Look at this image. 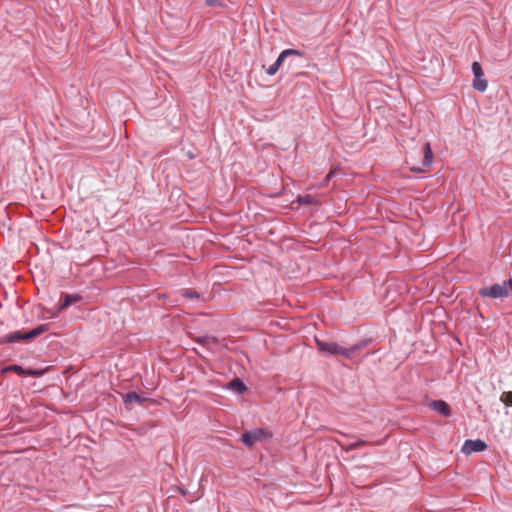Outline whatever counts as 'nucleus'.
Here are the masks:
<instances>
[{
    "mask_svg": "<svg viewBox=\"0 0 512 512\" xmlns=\"http://www.w3.org/2000/svg\"><path fill=\"white\" fill-rule=\"evenodd\" d=\"M229 387L238 393H243L247 389L244 383L238 378L233 379L230 382Z\"/></svg>",
    "mask_w": 512,
    "mask_h": 512,
    "instance_id": "obj_13",
    "label": "nucleus"
},
{
    "mask_svg": "<svg viewBox=\"0 0 512 512\" xmlns=\"http://www.w3.org/2000/svg\"><path fill=\"white\" fill-rule=\"evenodd\" d=\"M272 433L265 428H257L252 431L244 432L241 441L247 446L252 447L255 443L271 438Z\"/></svg>",
    "mask_w": 512,
    "mask_h": 512,
    "instance_id": "obj_4",
    "label": "nucleus"
},
{
    "mask_svg": "<svg viewBox=\"0 0 512 512\" xmlns=\"http://www.w3.org/2000/svg\"><path fill=\"white\" fill-rule=\"evenodd\" d=\"M82 300V296L80 294H63L61 296V300L58 306V311H63L68 308L70 305L77 303Z\"/></svg>",
    "mask_w": 512,
    "mask_h": 512,
    "instance_id": "obj_8",
    "label": "nucleus"
},
{
    "mask_svg": "<svg viewBox=\"0 0 512 512\" xmlns=\"http://www.w3.org/2000/svg\"><path fill=\"white\" fill-rule=\"evenodd\" d=\"M433 162V152L429 142H424L420 151L411 154L407 163L415 173H426Z\"/></svg>",
    "mask_w": 512,
    "mask_h": 512,
    "instance_id": "obj_1",
    "label": "nucleus"
},
{
    "mask_svg": "<svg viewBox=\"0 0 512 512\" xmlns=\"http://www.w3.org/2000/svg\"><path fill=\"white\" fill-rule=\"evenodd\" d=\"M298 202L304 205H319L321 202L311 195H304L298 197Z\"/></svg>",
    "mask_w": 512,
    "mask_h": 512,
    "instance_id": "obj_12",
    "label": "nucleus"
},
{
    "mask_svg": "<svg viewBox=\"0 0 512 512\" xmlns=\"http://www.w3.org/2000/svg\"><path fill=\"white\" fill-rule=\"evenodd\" d=\"M367 444H372L371 442H368V441H365V440H358L354 443H351L349 444L345 449L347 451H351V450H355L361 446H364V445H367Z\"/></svg>",
    "mask_w": 512,
    "mask_h": 512,
    "instance_id": "obj_15",
    "label": "nucleus"
},
{
    "mask_svg": "<svg viewBox=\"0 0 512 512\" xmlns=\"http://www.w3.org/2000/svg\"><path fill=\"white\" fill-rule=\"evenodd\" d=\"M288 56L303 57L304 52L296 49H286L282 51L278 56L277 60L266 70L267 74L271 76L275 75L278 72L281 65L283 64L285 58H287Z\"/></svg>",
    "mask_w": 512,
    "mask_h": 512,
    "instance_id": "obj_5",
    "label": "nucleus"
},
{
    "mask_svg": "<svg viewBox=\"0 0 512 512\" xmlns=\"http://www.w3.org/2000/svg\"><path fill=\"white\" fill-rule=\"evenodd\" d=\"M429 407L445 417H449L451 415L450 406L443 400H434L429 404Z\"/></svg>",
    "mask_w": 512,
    "mask_h": 512,
    "instance_id": "obj_9",
    "label": "nucleus"
},
{
    "mask_svg": "<svg viewBox=\"0 0 512 512\" xmlns=\"http://www.w3.org/2000/svg\"><path fill=\"white\" fill-rule=\"evenodd\" d=\"M45 331H47L46 325H41V326L36 327L35 329H32L30 332L25 333V334H23L21 332H14L5 337V342L13 343V342H18L23 339H32L34 337L41 335Z\"/></svg>",
    "mask_w": 512,
    "mask_h": 512,
    "instance_id": "obj_6",
    "label": "nucleus"
},
{
    "mask_svg": "<svg viewBox=\"0 0 512 512\" xmlns=\"http://www.w3.org/2000/svg\"><path fill=\"white\" fill-rule=\"evenodd\" d=\"M315 344L317 346V349L321 353H325L328 355H340L345 358H350L355 352L360 350V345H353L351 347H342L339 344L335 342H326L322 341L318 338H315Z\"/></svg>",
    "mask_w": 512,
    "mask_h": 512,
    "instance_id": "obj_2",
    "label": "nucleus"
},
{
    "mask_svg": "<svg viewBox=\"0 0 512 512\" xmlns=\"http://www.w3.org/2000/svg\"><path fill=\"white\" fill-rule=\"evenodd\" d=\"M500 400L506 406H512V391H506L501 394Z\"/></svg>",
    "mask_w": 512,
    "mask_h": 512,
    "instance_id": "obj_14",
    "label": "nucleus"
},
{
    "mask_svg": "<svg viewBox=\"0 0 512 512\" xmlns=\"http://www.w3.org/2000/svg\"><path fill=\"white\" fill-rule=\"evenodd\" d=\"M472 71H473L474 76H484L483 69H482L480 63L477 61H474L472 63Z\"/></svg>",
    "mask_w": 512,
    "mask_h": 512,
    "instance_id": "obj_17",
    "label": "nucleus"
},
{
    "mask_svg": "<svg viewBox=\"0 0 512 512\" xmlns=\"http://www.w3.org/2000/svg\"><path fill=\"white\" fill-rule=\"evenodd\" d=\"M487 448V444L481 440V439H476V440H471V439H468L464 442L463 446H462V449L461 451L466 454V455H469L473 452H482L484 450H486Z\"/></svg>",
    "mask_w": 512,
    "mask_h": 512,
    "instance_id": "obj_7",
    "label": "nucleus"
},
{
    "mask_svg": "<svg viewBox=\"0 0 512 512\" xmlns=\"http://www.w3.org/2000/svg\"><path fill=\"white\" fill-rule=\"evenodd\" d=\"M512 292V279L504 281L501 284H494L492 286L483 287L479 290L482 297H489L492 299L505 298Z\"/></svg>",
    "mask_w": 512,
    "mask_h": 512,
    "instance_id": "obj_3",
    "label": "nucleus"
},
{
    "mask_svg": "<svg viewBox=\"0 0 512 512\" xmlns=\"http://www.w3.org/2000/svg\"><path fill=\"white\" fill-rule=\"evenodd\" d=\"M205 4L210 7L219 6L220 0H205Z\"/></svg>",
    "mask_w": 512,
    "mask_h": 512,
    "instance_id": "obj_19",
    "label": "nucleus"
},
{
    "mask_svg": "<svg viewBox=\"0 0 512 512\" xmlns=\"http://www.w3.org/2000/svg\"><path fill=\"white\" fill-rule=\"evenodd\" d=\"M124 401L126 403H130V402H140L141 401V398L140 396L136 393V392H129L125 395V398H124Z\"/></svg>",
    "mask_w": 512,
    "mask_h": 512,
    "instance_id": "obj_16",
    "label": "nucleus"
},
{
    "mask_svg": "<svg viewBox=\"0 0 512 512\" xmlns=\"http://www.w3.org/2000/svg\"><path fill=\"white\" fill-rule=\"evenodd\" d=\"M182 295L189 299L199 298L198 292L192 289H184Z\"/></svg>",
    "mask_w": 512,
    "mask_h": 512,
    "instance_id": "obj_18",
    "label": "nucleus"
},
{
    "mask_svg": "<svg viewBox=\"0 0 512 512\" xmlns=\"http://www.w3.org/2000/svg\"><path fill=\"white\" fill-rule=\"evenodd\" d=\"M472 86L475 90L484 92L487 89L488 82L483 76H474Z\"/></svg>",
    "mask_w": 512,
    "mask_h": 512,
    "instance_id": "obj_11",
    "label": "nucleus"
},
{
    "mask_svg": "<svg viewBox=\"0 0 512 512\" xmlns=\"http://www.w3.org/2000/svg\"><path fill=\"white\" fill-rule=\"evenodd\" d=\"M210 340H211V338L206 336V337L198 338L197 342L200 344H207Z\"/></svg>",
    "mask_w": 512,
    "mask_h": 512,
    "instance_id": "obj_20",
    "label": "nucleus"
},
{
    "mask_svg": "<svg viewBox=\"0 0 512 512\" xmlns=\"http://www.w3.org/2000/svg\"><path fill=\"white\" fill-rule=\"evenodd\" d=\"M8 372H14V373L18 374L19 376H30V375L36 374L33 370H26L23 367H21L19 365H15V364L6 366L1 370L2 374L8 373Z\"/></svg>",
    "mask_w": 512,
    "mask_h": 512,
    "instance_id": "obj_10",
    "label": "nucleus"
},
{
    "mask_svg": "<svg viewBox=\"0 0 512 512\" xmlns=\"http://www.w3.org/2000/svg\"><path fill=\"white\" fill-rule=\"evenodd\" d=\"M335 170H331L325 177V181L328 182L334 175Z\"/></svg>",
    "mask_w": 512,
    "mask_h": 512,
    "instance_id": "obj_21",
    "label": "nucleus"
}]
</instances>
